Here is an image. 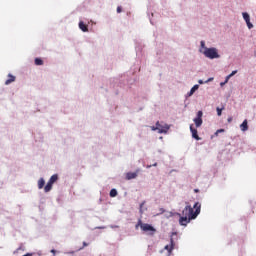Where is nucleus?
Instances as JSON below:
<instances>
[{
	"label": "nucleus",
	"mask_w": 256,
	"mask_h": 256,
	"mask_svg": "<svg viewBox=\"0 0 256 256\" xmlns=\"http://www.w3.org/2000/svg\"><path fill=\"white\" fill-rule=\"evenodd\" d=\"M246 25L248 27V29H253V25L251 23V20H249L248 22H246Z\"/></svg>",
	"instance_id": "20"
},
{
	"label": "nucleus",
	"mask_w": 256,
	"mask_h": 256,
	"mask_svg": "<svg viewBox=\"0 0 256 256\" xmlns=\"http://www.w3.org/2000/svg\"><path fill=\"white\" fill-rule=\"evenodd\" d=\"M201 213V203L196 202L193 207L187 205L182 211V217L179 219L180 225L186 226L191 220L197 219V216Z\"/></svg>",
	"instance_id": "1"
},
{
	"label": "nucleus",
	"mask_w": 256,
	"mask_h": 256,
	"mask_svg": "<svg viewBox=\"0 0 256 256\" xmlns=\"http://www.w3.org/2000/svg\"><path fill=\"white\" fill-rule=\"evenodd\" d=\"M190 131L192 133L193 139H196V141H201V137H199L197 129L193 128V124L190 125Z\"/></svg>",
	"instance_id": "7"
},
{
	"label": "nucleus",
	"mask_w": 256,
	"mask_h": 256,
	"mask_svg": "<svg viewBox=\"0 0 256 256\" xmlns=\"http://www.w3.org/2000/svg\"><path fill=\"white\" fill-rule=\"evenodd\" d=\"M240 129L243 132L249 130V125H248L247 119L242 122V124L240 125Z\"/></svg>",
	"instance_id": "9"
},
{
	"label": "nucleus",
	"mask_w": 256,
	"mask_h": 256,
	"mask_svg": "<svg viewBox=\"0 0 256 256\" xmlns=\"http://www.w3.org/2000/svg\"><path fill=\"white\" fill-rule=\"evenodd\" d=\"M194 191H195V193H199V190H198V189H195Z\"/></svg>",
	"instance_id": "35"
},
{
	"label": "nucleus",
	"mask_w": 256,
	"mask_h": 256,
	"mask_svg": "<svg viewBox=\"0 0 256 256\" xmlns=\"http://www.w3.org/2000/svg\"><path fill=\"white\" fill-rule=\"evenodd\" d=\"M226 84L227 83H225V82L220 83L221 87H223V85H226Z\"/></svg>",
	"instance_id": "33"
},
{
	"label": "nucleus",
	"mask_w": 256,
	"mask_h": 256,
	"mask_svg": "<svg viewBox=\"0 0 256 256\" xmlns=\"http://www.w3.org/2000/svg\"><path fill=\"white\" fill-rule=\"evenodd\" d=\"M224 109H225V108H219V107L216 108L218 117H221L222 111H223Z\"/></svg>",
	"instance_id": "19"
},
{
	"label": "nucleus",
	"mask_w": 256,
	"mask_h": 256,
	"mask_svg": "<svg viewBox=\"0 0 256 256\" xmlns=\"http://www.w3.org/2000/svg\"><path fill=\"white\" fill-rule=\"evenodd\" d=\"M154 167H157V163L154 164Z\"/></svg>",
	"instance_id": "36"
},
{
	"label": "nucleus",
	"mask_w": 256,
	"mask_h": 256,
	"mask_svg": "<svg viewBox=\"0 0 256 256\" xmlns=\"http://www.w3.org/2000/svg\"><path fill=\"white\" fill-rule=\"evenodd\" d=\"M156 126V128H153V131L157 129L158 133H167V131H169L170 129V126L168 124L161 125L159 124V122L156 123Z\"/></svg>",
	"instance_id": "4"
},
{
	"label": "nucleus",
	"mask_w": 256,
	"mask_h": 256,
	"mask_svg": "<svg viewBox=\"0 0 256 256\" xmlns=\"http://www.w3.org/2000/svg\"><path fill=\"white\" fill-rule=\"evenodd\" d=\"M203 53L205 57H208V59H219V53L217 52V48H205Z\"/></svg>",
	"instance_id": "3"
},
{
	"label": "nucleus",
	"mask_w": 256,
	"mask_h": 256,
	"mask_svg": "<svg viewBox=\"0 0 256 256\" xmlns=\"http://www.w3.org/2000/svg\"><path fill=\"white\" fill-rule=\"evenodd\" d=\"M143 205H145V202H142V203L140 204V213H143Z\"/></svg>",
	"instance_id": "25"
},
{
	"label": "nucleus",
	"mask_w": 256,
	"mask_h": 256,
	"mask_svg": "<svg viewBox=\"0 0 256 256\" xmlns=\"http://www.w3.org/2000/svg\"><path fill=\"white\" fill-rule=\"evenodd\" d=\"M136 177H137V172H128L126 174L127 181H131V179H136Z\"/></svg>",
	"instance_id": "10"
},
{
	"label": "nucleus",
	"mask_w": 256,
	"mask_h": 256,
	"mask_svg": "<svg viewBox=\"0 0 256 256\" xmlns=\"http://www.w3.org/2000/svg\"><path fill=\"white\" fill-rule=\"evenodd\" d=\"M201 47H202V49H204V51H205V49H207V47H205V41H201Z\"/></svg>",
	"instance_id": "23"
},
{
	"label": "nucleus",
	"mask_w": 256,
	"mask_h": 256,
	"mask_svg": "<svg viewBox=\"0 0 256 256\" xmlns=\"http://www.w3.org/2000/svg\"><path fill=\"white\" fill-rule=\"evenodd\" d=\"M19 251H24V249L22 248V246H20L19 248H17V249L14 251V255H17V253H19Z\"/></svg>",
	"instance_id": "21"
},
{
	"label": "nucleus",
	"mask_w": 256,
	"mask_h": 256,
	"mask_svg": "<svg viewBox=\"0 0 256 256\" xmlns=\"http://www.w3.org/2000/svg\"><path fill=\"white\" fill-rule=\"evenodd\" d=\"M227 121H228V123H231L233 121V117H231V116L228 117Z\"/></svg>",
	"instance_id": "28"
},
{
	"label": "nucleus",
	"mask_w": 256,
	"mask_h": 256,
	"mask_svg": "<svg viewBox=\"0 0 256 256\" xmlns=\"http://www.w3.org/2000/svg\"><path fill=\"white\" fill-rule=\"evenodd\" d=\"M123 9L121 8V6L117 7V13H122Z\"/></svg>",
	"instance_id": "26"
},
{
	"label": "nucleus",
	"mask_w": 256,
	"mask_h": 256,
	"mask_svg": "<svg viewBox=\"0 0 256 256\" xmlns=\"http://www.w3.org/2000/svg\"><path fill=\"white\" fill-rule=\"evenodd\" d=\"M139 227L144 231V233H149V235H155V233H157L155 227L150 224L143 223L141 220L136 224V229H139Z\"/></svg>",
	"instance_id": "2"
},
{
	"label": "nucleus",
	"mask_w": 256,
	"mask_h": 256,
	"mask_svg": "<svg viewBox=\"0 0 256 256\" xmlns=\"http://www.w3.org/2000/svg\"><path fill=\"white\" fill-rule=\"evenodd\" d=\"M35 65H43V61L41 60V58L35 59Z\"/></svg>",
	"instance_id": "18"
},
{
	"label": "nucleus",
	"mask_w": 256,
	"mask_h": 256,
	"mask_svg": "<svg viewBox=\"0 0 256 256\" xmlns=\"http://www.w3.org/2000/svg\"><path fill=\"white\" fill-rule=\"evenodd\" d=\"M52 189H53V184H51L50 182H48L44 187L45 193H49V191H51Z\"/></svg>",
	"instance_id": "14"
},
{
	"label": "nucleus",
	"mask_w": 256,
	"mask_h": 256,
	"mask_svg": "<svg viewBox=\"0 0 256 256\" xmlns=\"http://www.w3.org/2000/svg\"><path fill=\"white\" fill-rule=\"evenodd\" d=\"M242 15H243V19H244V21H246V23H249V21H251V18L247 12L242 13Z\"/></svg>",
	"instance_id": "16"
},
{
	"label": "nucleus",
	"mask_w": 256,
	"mask_h": 256,
	"mask_svg": "<svg viewBox=\"0 0 256 256\" xmlns=\"http://www.w3.org/2000/svg\"><path fill=\"white\" fill-rule=\"evenodd\" d=\"M198 83H199V85H203V83H205V82H203V80H199Z\"/></svg>",
	"instance_id": "31"
},
{
	"label": "nucleus",
	"mask_w": 256,
	"mask_h": 256,
	"mask_svg": "<svg viewBox=\"0 0 256 256\" xmlns=\"http://www.w3.org/2000/svg\"><path fill=\"white\" fill-rule=\"evenodd\" d=\"M110 197H117V190L116 189H112L110 191Z\"/></svg>",
	"instance_id": "17"
},
{
	"label": "nucleus",
	"mask_w": 256,
	"mask_h": 256,
	"mask_svg": "<svg viewBox=\"0 0 256 256\" xmlns=\"http://www.w3.org/2000/svg\"><path fill=\"white\" fill-rule=\"evenodd\" d=\"M197 89H199V85L198 84L194 85L191 88L190 92L188 93V97H191L195 93V91H197Z\"/></svg>",
	"instance_id": "13"
},
{
	"label": "nucleus",
	"mask_w": 256,
	"mask_h": 256,
	"mask_svg": "<svg viewBox=\"0 0 256 256\" xmlns=\"http://www.w3.org/2000/svg\"><path fill=\"white\" fill-rule=\"evenodd\" d=\"M194 123L196 127H201V125H203V111H198L197 117L194 118Z\"/></svg>",
	"instance_id": "5"
},
{
	"label": "nucleus",
	"mask_w": 256,
	"mask_h": 256,
	"mask_svg": "<svg viewBox=\"0 0 256 256\" xmlns=\"http://www.w3.org/2000/svg\"><path fill=\"white\" fill-rule=\"evenodd\" d=\"M59 179V176L57 174H54L50 177L48 183H51L53 185V183H56Z\"/></svg>",
	"instance_id": "12"
},
{
	"label": "nucleus",
	"mask_w": 256,
	"mask_h": 256,
	"mask_svg": "<svg viewBox=\"0 0 256 256\" xmlns=\"http://www.w3.org/2000/svg\"><path fill=\"white\" fill-rule=\"evenodd\" d=\"M163 213H165V209L160 208V215L163 214Z\"/></svg>",
	"instance_id": "29"
},
{
	"label": "nucleus",
	"mask_w": 256,
	"mask_h": 256,
	"mask_svg": "<svg viewBox=\"0 0 256 256\" xmlns=\"http://www.w3.org/2000/svg\"><path fill=\"white\" fill-rule=\"evenodd\" d=\"M51 253H53V255L55 256V253H57L56 250H51Z\"/></svg>",
	"instance_id": "32"
},
{
	"label": "nucleus",
	"mask_w": 256,
	"mask_h": 256,
	"mask_svg": "<svg viewBox=\"0 0 256 256\" xmlns=\"http://www.w3.org/2000/svg\"><path fill=\"white\" fill-rule=\"evenodd\" d=\"M210 81H213V78H209L208 80L205 81V83H210Z\"/></svg>",
	"instance_id": "30"
},
{
	"label": "nucleus",
	"mask_w": 256,
	"mask_h": 256,
	"mask_svg": "<svg viewBox=\"0 0 256 256\" xmlns=\"http://www.w3.org/2000/svg\"><path fill=\"white\" fill-rule=\"evenodd\" d=\"M83 245H84V247H87L88 244H87V242H83Z\"/></svg>",
	"instance_id": "34"
},
{
	"label": "nucleus",
	"mask_w": 256,
	"mask_h": 256,
	"mask_svg": "<svg viewBox=\"0 0 256 256\" xmlns=\"http://www.w3.org/2000/svg\"><path fill=\"white\" fill-rule=\"evenodd\" d=\"M79 29H81V31H83L84 33H87V31H89V28L83 22H79Z\"/></svg>",
	"instance_id": "11"
},
{
	"label": "nucleus",
	"mask_w": 256,
	"mask_h": 256,
	"mask_svg": "<svg viewBox=\"0 0 256 256\" xmlns=\"http://www.w3.org/2000/svg\"><path fill=\"white\" fill-rule=\"evenodd\" d=\"M219 133H225V129H218L216 132H215V135H219Z\"/></svg>",
	"instance_id": "22"
},
{
	"label": "nucleus",
	"mask_w": 256,
	"mask_h": 256,
	"mask_svg": "<svg viewBox=\"0 0 256 256\" xmlns=\"http://www.w3.org/2000/svg\"><path fill=\"white\" fill-rule=\"evenodd\" d=\"M229 79H231V76L230 75L226 76L224 83H229Z\"/></svg>",
	"instance_id": "24"
},
{
	"label": "nucleus",
	"mask_w": 256,
	"mask_h": 256,
	"mask_svg": "<svg viewBox=\"0 0 256 256\" xmlns=\"http://www.w3.org/2000/svg\"><path fill=\"white\" fill-rule=\"evenodd\" d=\"M231 77H233L234 75H237V70H234V71H232V73L231 74H229Z\"/></svg>",
	"instance_id": "27"
},
{
	"label": "nucleus",
	"mask_w": 256,
	"mask_h": 256,
	"mask_svg": "<svg viewBox=\"0 0 256 256\" xmlns=\"http://www.w3.org/2000/svg\"><path fill=\"white\" fill-rule=\"evenodd\" d=\"M166 251H168V254L171 255L173 249H175V242L173 241V238L170 239V244L166 245L164 247Z\"/></svg>",
	"instance_id": "6"
},
{
	"label": "nucleus",
	"mask_w": 256,
	"mask_h": 256,
	"mask_svg": "<svg viewBox=\"0 0 256 256\" xmlns=\"http://www.w3.org/2000/svg\"><path fill=\"white\" fill-rule=\"evenodd\" d=\"M43 187H45V179L40 178L38 180V189H43Z\"/></svg>",
	"instance_id": "15"
},
{
	"label": "nucleus",
	"mask_w": 256,
	"mask_h": 256,
	"mask_svg": "<svg viewBox=\"0 0 256 256\" xmlns=\"http://www.w3.org/2000/svg\"><path fill=\"white\" fill-rule=\"evenodd\" d=\"M16 77L8 74V79L5 81V85H11V83H15Z\"/></svg>",
	"instance_id": "8"
}]
</instances>
